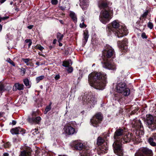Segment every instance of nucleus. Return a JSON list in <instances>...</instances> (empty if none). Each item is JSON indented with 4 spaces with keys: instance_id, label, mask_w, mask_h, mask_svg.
<instances>
[{
    "instance_id": "obj_1",
    "label": "nucleus",
    "mask_w": 156,
    "mask_h": 156,
    "mask_svg": "<svg viewBox=\"0 0 156 156\" xmlns=\"http://www.w3.org/2000/svg\"><path fill=\"white\" fill-rule=\"evenodd\" d=\"M125 128L116 129L114 133V138L115 140L113 144L114 151L119 156H122L123 152L122 147V143L129 142L131 140H135L134 136L131 133H126Z\"/></svg>"
},
{
    "instance_id": "obj_2",
    "label": "nucleus",
    "mask_w": 156,
    "mask_h": 156,
    "mask_svg": "<svg viewBox=\"0 0 156 156\" xmlns=\"http://www.w3.org/2000/svg\"><path fill=\"white\" fill-rule=\"evenodd\" d=\"M88 81L91 86L101 90L104 89L107 83L106 74L101 72H93L90 74Z\"/></svg>"
},
{
    "instance_id": "obj_3",
    "label": "nucleus",
    "mask_w": 156,
    "mask_h": 156,
    "mask_svg": "<svg viewBox=\"0 0 156 156\" xmlns=\"http://www.w3.org/2000/svg\"><path fill=\"white\" fill-rule=\"evenodd\" d=\"M115 55L113 49L108 45H106L105 49L103 52L102 63L103 66L105 68L114 70L115 69L116 66L112 62V58Z\"/></svg>"
},
{
    "instance_id": "obj_4",
    "label": "nucleus",
    "mask_w": 156,
    "mask_h": 156,
    "mask_svg": "<svg viewBox=\"0 0 156 156\" xmlns=\"http://www.w3.org/2000/svg\"><path fill=\"white\" fill-rule=\"evenodd\" d=\"M112 28L108 27L107 30H111L113 31L115 36L118 37H121L127 35L128 30L126 27L124 26L120 25L119 22L117 20H115L111 23Z\"/></svg>"
},
{
    "instance_id": "obj_5",
    "label": "nucleus",
    "mask_w": 156,
    "mask_h": 156,
    "mask_svg": "<svg viewBox=\"0 0 156 156\" xmlns=\"http://www.w3.org/2000/svg\"><path fill=\"white\" fill-rule=\"evenodd\" d=\"M131 124L133 127L136 129V136H134L135 140L140 142L141 140V138L144 133V127L141 121L137 119H134L132 121Z\"/></svg>"
},
{
    "instance_id": "obj_6",
    "label": "nucleus",
    "mask_w": 156,
    "mask_h": 156,
    "mask_svg": "<svg viewBox=\"0 0 156 156\" xmlns=\"http://www.w3.org/2000/svg\"><path fill=\"white\" fill-rule=\"evenodd\" d=\"M113 14V9L111 7H109L108 9H105L101 11L99 19L102 23L106 24L112 18Z\"/></svg>"
},
{
    "instance_id": "obj_7",
    "label": "nucleus",
    "mask_w": 156,
    "mask_h": 156,
    "mask_svg": "<svg viewBox=\"0 0 156 156\" xmlns=\"http://www.w3.org/2000/svg\"><path fill=\"white\" fill-rule=\"evenodd\" d=\"M76 124L75 122H71L66 124L63 128L64 133L66 135H73L76 133L74 125Z\"/></svg>"
},
{
    "instance_id": "obj_8",
    "label": "nucleus",
    "mask_w": 156,
    "mask_h": 156,
    "mask_svg": "<svg viewBox=\"0 0 156 156\" xmlns=\"http://www.w3.org/2000/svg\"><path fill=\"white\" fill-rule=\"evenodd\" d=\"M145 120L148 127L152 130L156 129V119H154L151 115L148 114L146 116Z\"/></svg>"
},
{
    "instance_id": "obj_9",
    "label": "nucleus",
    "mask_w": 156,
    "mask_h": 156,
    "mask_svg": "<svg viewBox=\"0 0 156 156\" xmlns=\"http://www.w3.org/2000/svg\"><path fill=\"white\" fill-rule=\"evenodd\" d=\"M117 92L119 93H123L125 96H128L130 94V90L126 88V84L124 83L121 82L116 86Z\"/></svg>"
},
{
    "instance_id": "obj_10",
    "label": "nucleus",
    "mask_w": 156,
    "mask_h": 156,
    "mask_svg": "<svg viewBox=\"0 0 156 156\" xmlns=\"http://www.w3.org/2000/svg\"><path fill=\"white\" fill-rule=\"evenodd\" d=\"M152 151L147 147L140 148L135 154V156H152Z\"/></svg>"
},
{
    "instance_id": "obj_11",
    "label": "nucleus",
    "mask_w": 156,
    "mask_h": 156,
    "mask_svg": "<svg viewBox=\"0 0 156 156\" xmlns=\"http://www.w3.org/2000/svg\"><path fill=\"white\" fill-rule=\"evenodd\" d=\"M103 117L100 113L96 114L91 119L90 123L93 126L98 127L102 121Z\"/></svg>"
},
{
    "instance_id": "obj_12",
    "label": "nucleus",
    "mask_w": 156,
    "mask_h": 156,
    "mask_svg": "<svg viewBox=\"0 0 156 156\" xmlns=\"http://www.w3.org/2000/svg\"><path fill=\"white\" fill-rule=\"evenodd\" d=\"M82 101L84 105H87L90 107L91 106H93L97 102L96 99L94 97H90L85 95L82 98Z\"/></svg>"
},
{
    "instance_id": "obj_13",
    "label": "nucleus",
    "mask_w": 156,
    "mask_h": 156,
    "mask_svg": "<svg viewBox=\"0 0 156 156\" xmlns=\"http://www.w3.org/2000/svg\"><path fill=\"white\" fill-rule=\"evenodd\" d=\"M38 112L37 111L32 112L31 115L29 116L27 119L28 121L31 123L39 124L41 120L40 116H37Z\"/></svg>"
},
{
    "instance_id": "obj_14",
    "label": "nucleus",
    "mask_w": 156,
    "mask_h": 156,
    "mask_svg": "<svg viewBox=\"0 0 156 156\" xmlns=\"http://www.w3.org/2000/svg\"><path fill=\"white\" fill-rule=\"evenodd\" d=\"M109 4L107 0H99L98 2V6L100 9H108Z\"/></svg>"
},
{
    "instance_id": "obj_15",
    "label": "nucleus",
    "mask_w": 156,
    "mask_h": 156,
    "mask_svg": "<svg viewBox=\"0 0 156 156\" xmlns=\"http://www.w3.org/2000/svg\"><path fill=\"white\" fill-rule=\"evenodd\" d=\"M73 145L75 149L78 150H80L82 149H84L85 148L84 145L80 140H77L74 141L73 143Z\"/></svg>"
},
{
    "instance_id": "obj_16",
    "label": "nucleus",
    "mask_w": 156,
    "mask_h": 156,
    "mask_svg": "<svg viewBox=\"0 0 156 156\" xmlns=\"http://www.w3.org/2000/svg\"><path fill=\"white\" fill-rule=\"evenodd\" d=\"M128 40L125 39L122 41H119L117 42L118 45L121 50H125L124 52L126 51V46L127 44Z\"/></svg>"
},
{
    "instance_id": "obj_17",
    "label": "nucleus",
    "mask_w": 156,
    "mask_h": 156,
    "mask_svg": "<svg viewBox=\"0 0 156 156\" xmlns=\"http://www.w3.org/2000/svg\"><path fill=\"white\" fill-rule=\"evenodd\" d=\"M10 132L12 134H17L20 133L22 134L25 133V130L20 127H17L12 128L10 130Z\"/></svg>"
},
{
    "instance_id": "obj_18",
    "label": "nucleus",
    "mask_w": 156,
    "mask_h": 156,
    "mask_svg": "<svg viewBox=\"0 0 156 156\" xmlns=\"http://www.w3.org/2000/svg\"><path fill=\"white\" fill-rule=\"evenodd\" d=\"M148 142L151 145L153 146H156V133L148 139Z\"/></svg>"
},
{
    "instance_id": "obj_19",
    "label": "nucleus",
    "mask_w": 156,
    "mask_h": 156,
    "mask_svg": "<svg viewBox=\"0 0 156 156\" xmlns=\"http://www.w3.org/2000/svg\"><path fill=\"white\" fill-rule=\"evenodd\" d=\"M19 156H31L30 150L25 149L20 152Z\"/></svg>"
},
{
    "instance_id": "obj_20",
    "label": "nucleus",
    "mask_w": 156,
    "mask_h": 156,
    "mask_svg": "<svg viewBox=\"0 0 156 156\" xmlns=\"http://www.w3.org/2000/svg\"><path fill=\"white\" fill-rule=\"evenodd\" d=\"M89 35L88 31L85 30L83 33V44L85 45L87 42Z\"/></svg>"
},
{
    "instance_id": "obj_21",
    "label": "nucleus",
    "mask_w": 156,
    "mask_h": 156,
    "mask_svg": "<svg viewBox=\"0 0 156 156\" xmlns=\"http://www.w3.org/2000/svg\"><path fill=\"white\" fill-rule=\"evenodd\" d=\"M90 151L88 148H84L82 153L81 156H90Z\"/></svg>"
},
{
    "instance_id": "obj_22",
    "label": "nucleus",
    "mask_w": 156,
    "mask_h": 156,
    "mask_svg": "<svg viewBox=\"0 0 156 156\" xmlns=\"http://www.w3.org/2000/svg\"><path fill=\"white\" fill-rule=\"evenodd\" d=\"M24 85L23 84L17 83L15 84L14 86V88H15V90H22L23 89Z\"/></svg>"
},
{
    "instance_id": "obj_23",
    "label": "nucleus",
    "mask_w": 156,
    "mask_h": 156,
    "mask_svg": "<svg viewBox=\"0 0 156 156\" xmlns=\"http://www.w3.org/2000/svg\"><path fill=\"white\" fill-rule=\"evenodd\" d=\"M100 149L102 153H106L108 150V146L107 144L105 146L101 145L100 147Z\"/></svg>"
},
{
    "instance_id": "obj_24",
    "label": "nucleus",
    "mask_w": 156,
    "mask_h": 156,
    "mask_svg": "<svg viewBox=\"0 0 156 156\" xmlns=\"http://www.w3.org/2000/svg\"><path fill=\"white\" fill-rule=\"evenodd\" d=\"M69 16L73 21L76 23L77 21V18L75 13L73 12H71Z\"/></svg>"
},
{
    "instance_id": "obj_25",
    "label": "nucleus",
    "mask_w": 156,
    "mask_h": 156,
    "mask_svg": "<svg viewBox=\"0 0 156 156\" xmlns=\"http://www.w3.org/2000/svg\"><path fill=\"white\" fill-rule=\"evenodd\" d=\"M97 144L99 145H105V144H107L106 143L104 142V140L101 137H98L97 139Z\"/></svg>"
},
{
    "instance_id": "obj_26",
    "label": "nucleus",
    "mask_w": 156,
    "mask_h": 156,
    "mask_svg": "<svg viewBox=\"0 0 156 156\" xmlns=\"http://www.w3.org/2000/svg\"><path fill=\"white\" fill-rule=\"evenodd\" d=\"M70 63L72 64L70 60L65 61L63 62L62 66L65 67H68L70 66Z\"/></svg>"
},
{
    "instance_id": "obj_27",
    "label": "nucleus",
    "mask_w": 156,
    "mask_h": 156,
    "mask_svg": "<svg viewBox=\"0 0 156 156\" xmlns=\"http://www.w3.org/2000/svg\"><path fill=\"white\" fill-rule=\"evenodd\" d=\"M21 140V138L19 137L18 136H16L12 138V142L15 144L20 142Z\"/></svg>"
},
{
    "instance_id": "obj_28",
    "label": "nucleus",
    "mask_w": 156,
    "mask_h": 156,
    "mask_svg": "<svg viewBox=\"0 0 156 156\" xmlns=\"http://www.w3.org/2000/svg\"><path fill=\"white\" fill-rule=\"evenodd\" d=\"M87 0H83L82 2H80V5L83 9L87 6Z\"/></svg>"
},
{
    "instance_id": "obj_29",
    "label": "nucleus",
    "mask_w": 156,
    "mask_h": 156,
    "mask_svg": "<svg viewBox=\"0 0 156 156\" xmlns=\"http://www.w3.org/2000/svg\"><path fill=\"white\" fill-rule=\"evenodd\" d=\"M63 37V35L59 33H57V37L59 42H60L62 40Z\"/></svg>"
},
{
    "instance_id": "obj_30",
    "label": "nucleus",
    "mask_w": 156,
    "mask_h": 156,
    "mask_svg": "<svg viewBox=\"0 0 156 156\" xmlns=\"http://www.w3.org/2000/svg\"><path fill=\"white\" fill-rule=\"evenodd\" d=\"M23 82L25 86L27 87L28 88L30 87V85L29 84V81L28 79H24L23 80Z\"/></svg>"
},
{
    "instance_id": "obj_31",
    "label": "nucleus",
    "mask_w": 156,
    "mask_h": 156,
    "mask_svg": "<svg viewBox=\"0 0 156 156\" xmlns=\"http://www.w3.org/2000/svg\"><path fill=\"white\" fill-rule=\"evenodd\" d=\"M44 76L43 75L41 76L37 77L36 79L37 83H39L41 80H42L44 79Z\"/></svg>"
},
{
    "instance_id": "obj_32",
    "label": "nucleus",
    "mask_w": 156,
    "mask_h": 156,
    "mask_svg": "<svg viewBox=\"0 0 156 156\" xmlns=\"http://www.w3.org/2000/svg\"><path fill=\"white\" fill-rule=\"evenodd\" d=\"M51 108V104L48 106H47L45 109V110L44 112V114H46L47 112H49Z\"/></svg>"
},
{
    "instance_id": "obj_33",
    "label": "nucleus",
    "mask_w": 156,
    "mask_h": 156,
    "mask_svg": "<svg viewBox=\"0 0 156 156\" xmlns=\"http://www.w3.org/2000/svg\"><path fill=\"white\" fill-rule=\"evenodd\" d=\"M31 133L33 135H35L39 133V132L37 129L35 128L31 130Z\"/></svg>"
},
{
    "instance_id": "obj_34",
    "label": "nucleus",
    "mask_w": 156,
    "mask_h": 156,
    "mask_svg": "<svg viewBox=\"0 0 156 156\" xmlns=\"http://www.w3.org/2000/svg\"><path fill=\"white\" fill-rule=\"evenodd\" d=\"M148 12L147 10L146 11H145L140 16V19H141L142 18H146V16H147L148 14Z\"/></svg>"
},
{
    "instance_id": "obj_35",
    "label": "nucleus",
    "mask_w": 156,
    "mask_h": 156,
    "mask_svg": "<svg viewBox=\"0 0 156 156\" xmlns=\"http://www.w3.org/2000/svg\"><path fill=\"white\" fill-rule=\"evenodd\" d=\"M7 61L13 66H15V65L14 62L9 58L7 59Z\"/></svg>"
},
{
    "instance_id": "obj_36",
    "label": "nucleus",
    "mask_w": 156,
    "mask_h": 156,
    "mask_svg": "<svg viewBox=\"0 0 156 156\" xmlns=\"http://www.w3.org/2000/svg\"><path fill=\"white\" fill-rule=\"evenodd\" d=\"M36 48L41 51L44 49V48L40 44L37 45Z\"/></svg>"
},
{
    "instance_id": "obj_37",
    "label": "nucleus",
    "mask_w": 156,
    "mask_h": 156,
    "mask_svg": "<svg viewBox=\"0 0 156 156\" xmlns=\"http://www.w3.org/2000/svg\"><path fill=\"white\" fill-rule=\"evenodd\" d=\"M147 27L150 29H152L153 27V23L151 22H149L147 24Z\"/></svg>"
},
{
    "instance_id": "obj_38",
    "label": "nucleus",
    "mask_w": 156,
    "mask_h": 156,
    "mask_svg": "<svg viewBox=\"0 0 156 156\" xmlns=\"http://www.w3.org/2000/svg\"><path fill=\"white\" fill-rule=\"evenodd\" d=\"M11 145L9 142H7L4 144V146L5 148L9 147Z\"/></svg>"
},
{
    "instance_id": "obj_39",
    "label": "nucleus",
    "mask_w": 156,
    "mask_h": 156,
    "mask_svg": "<svg viewBox=\"0 0 156 156\" xmlns=\"http://www.w3.org/2000/svg\"><path fill=\"white\" fill-rule=\"evenodd\" d=\"M5 90L4 86L2 84L0 85V91H4Z\"/></svg>"
},
{
    "instance_id": "obj_40",
    "label": "nucleus",
    "mask_w": 156,
    "mask_h": 156,
    "mask_svg": "<svg viewBox=\"0 0 156 156\" xmlns=\"http://www.w3.org/2000/svg\"><path fill=\"white\" fill-rule=\"evenodd\" d=\"M58 2V0H51V3L53 5H56Z\"/></svg>"
},
{
    "instance_id": "obj_41",
    "label": "nucleus",
    "mask_w": 156,
    "mask_h": 156,
    "mask_svg": "<svg viewBox=\"0 0 156 156\" xmlns=\"http://www.w3.org/2000/svg\"><path fill=\"white\" fill-rule=\"evenodd\" d=\"M80 26L81 28H84L86 27V25L84 24V22H82V23H80Z\"/></svg>"
},
{
    "instance_id": "obj_42",
    "label": "nucleus",
    "mask_w": 156,
    "mask_h": 156,
    "mask_svg": "<svg viewBox=\"0 0 156 156\" xmlns=\"http://www.w3.org/2000/svg\"><path fill=\"white\" fill-rule=\"evenodd\" d=\"M67 71L69 73H71L73 71V68L72 67H69L67 69Z\"/></svg>"
},
{
    "instance_id": "obj_43",
    "label": "nucleus",
    "mask_w": 156,
    "mask_h": 156,
    "mask_svg": "<svg viewBox=\"0 0 156 156\" xmlns=\"http://www.w3.org/2000/svg\"><path fill=\"white\" fill-rule=\"evenodd\" d=\"M141 37L143 38L146 39L147 38V37L145 33H143L142 34Z\"/></svg>"
},
{
    "instance_id": "obj_44",
    "label": "nucleus",
    "mask_w": 156,
    "mask_h": 156,
    "mask_svg": "<svg viewBox=\"0 0 156 156\" xmlns=\"http://www.w3.org/2000/svg\"><path fill=\"white\" fill-rule=\"evenodd\" d=\"M22 60L25 63H27L30 60V59L29 58H23Z\"/></svg>"
},
{
    "instance_id": "obj_45",
    "label": "nucleus",
    "mask_w": 156,
    "mask_h": 156,
    "mask_svg": "<svg viewBox=\"0 0 156 156\" xmlns=\"http://www.w3.org/2000/svg\"><path fill=\"white\" fill-rule=\"evenodd\" d=\"M59 78L60 76L58 75H56L55 77V78L56 80H58L59 79Z\"/></svg>"
},
{
    "instance_id": "obj_46",
    "label": "nucleus",
    "mask_w": 156,
    "mask_h": 156,
    "mask_svg": "<svg viewBox=\"0 0 156 156\" xmlns=\"http://www.w3.org/2000/svg\"><path fill=\"white\" fill-rule=\"evenodd\" d=\"M33 25H31L28 26L27 27V28L30 29H31L33 28Z\"/></svg>"
},
{
    "instance_id": "obj_47",
    "label": "nucleus",
    "mask_w": 156,
    "mask_h": 156,
    "mask_svg": "<svg viewBox=\"0 0 156 156\" xmlns=\"http://www.w3.org/2000/svg\"><path fill=\"white\" fill-rule=\"evenodd\" d=\"M25 42L27 43L28 42H30L31 41L30 40V39H26L25 41Z\"/></svg>"
},
{
    "instance_id": "obj_48",
    "label": "nucleus",
    "mask_w": 156,
    "mask_h": 156,
    "mask_svg": "<svg viewBox=\"0 0 156 156\" xmlns=\"http://www.w3.org/2000/svg\"><path fill=\"white\" fill-rule=\"evenodd\" d=\"M9 154L7 153H5L3 154L4 156H9Z\"/></svg>"
},
{
    "instance_id": "obj_49",
    "label": "nucleus",
    "mask_w": 156,
    "mask_h": 156,
    "mask_svg": "<svg viewBox=\"0 0 156 156\" xmlns=\"http://www.w3.org/2000/svg\"><path fill=\"white\" fill-rule=\"evenodd\" d=\"M60 9L62 10H64L66 8H64V7H63L62 6H60Z\"/></svg>"
},
{
    "instance_id": "obj_50",
    "label": "nucleus",
    "mask_w": 156,
    "mask_h": 156,
    "mask_svg": "<svg viewBox=\"0 0 156 156\" xmlns=\"http://www.w3.org/2000/svg\"><path fill=\"white\" fill-rule=\"evenodd\" d=\"M6 0H0V2L1 3L4 2Z\"/></svg>"
},
{
    "instance_id": "obj_51",
    "label": "nucleus",
    "mask_w": 156,
    "mask_h": 156,
    "mask_svg": "<svg viewBox=\"0 0 156 156\" xmlns=\"http://www.w3.org/2000/svg\"><path fill=\"white\" fill-rule=\"evenodd\" d=\"M16 122L15 121H12V124L13 125H15L16 124Z\"/></svg>"
},
{
    "instance_id": "obj_52",
    "label": "nucleus",
    "mask_w": 156,
    "mask_h": 156,
    "mask_svg": "<svg viewBox=\"0 0 156 156\" xmlns=\"http://www.w3.org/2000/svg\"><path fill=\"white\" fill-rule=\"evenodd\" d=\"M81 21H82V22H84V17H82V20H81Z\"/></svg>"
},
{
    "instance_id": "obj_53",
    "label": "nucleus",
    "mask_w": 156,
    "mask_h": 156,
    "mask_svg": "<svg viewBox=\"0 0 156 156\" xmlns=\"http://www.w3.org/2000/svg\"><path fill=\"white\" fill-rule=\"evenodd\" d=\"M36 64L38 66H39L40 65V63L39 62H36Z\"/></svg>"
},
{
    "instance_id": "obj_54",
    "label": "nucleus",
    "mask_w": 156,
    "mask_h": 156,
    "mask_svg": "<svg viewBox=\"0 0 156 156\" xmlns=\"http://www.w3.org/2000/svg\"><path fill=\"white\" fill-rule=\"evenodd\" d=\"M56 39H55L54 40L53 43V44H55L56 43Z\"/></svg>"
},
{
    "instance_id": "obj_55",
    "label": "nucleus",
    "mask_w": 156,
    "mask_h": 156,
    "mask_svg": "<svg viewBox=\"0 0 156 156\" xmlns=\"http://www.w3.org/2000/svg\"><path fill=\"white\" fill-rule=\"evenodd\" d=\"M31 44H32V42L31 41V42H30L29 43V44H28V46H29V47L31 45Z\"/></svg>"
},
{
    "instance_id": "obj_56",
    "label": "nucleus",
    "mask_w": 156,
    "mask_h": 156,
    "mask_svg": "<svg viewBox=\"0 0 156 156\" xmlns=\"http://www.w3.org/2000/svg\"><path fill=\"white\" fill-rule=\"evenodd\" d=\"M62 43H61L60 42H59V46H62Z\"/></svg>"
},
{
    "instance_id": "obj_57",
    "label": "nucleus",
    "mask_w": 156,
    "mask_h": 156,
    "mask_svg": "<svg viewBox=\"0 0 156 156\" xmlns=\"http://www.w3.org/2000/svg\"><path fill=\"white\" fill-rule=\"evenodd\" d=\"M23 69V74H24L25 73V71H26V70L25 69H23V68H22Z\"/></svg>"
},
{
    "instance_id": "obj_58",
    "label": "nucleus",
    "mask_w": 156,
    "mask_h": 156,
    "mask_svg": "<svg viewBox=\"0 0 156 156\" xmlns=\"http://www.w3.org/2000/svg\"><path fill=\"white\" fill-rule=\"evenodd\" d=\"M60 23L62 24H63V21L62 20H59Z\"/></svg>"
},
{
    "instance_id": "obj_59",
    "label": "nucleus",
    "mask_w": 156,
    "mask_h": 156,
    "mask_svg": "<svg viewBox=\"0 0 156 156\" xmlns=\"http://www.w3.org/2000/svg\"><path fill=\"white\" fill-rule=\"evenodd\" d=\"M3 113L2 112H0V116H2Z\"/></svg>"
},
{
    "instance_id": "obj_60",
    "label": "nucleus",
    "mask_w": 156,
    "mask_h": 156,
    "mask_svg": "<svg viewBox=\"0 0 156 156\" xmlns=\"http://www.w3.org/2000/svg\"><path fill=\"white\" fill-rule=\"evenodd\" d=\"M38 54L39 55H41V56H43V55L42 54H41V53H40V52H39L38 53Z\"/></svg>"
},
{
    "instance_id": "obj_61",
    "label": "nucleus",
    "mask_w": 156,
    "mask_h": 156,
    "mask_svg": "<svg viewBox=\"0 0 156 156\" xmlns=\"http://www.w3.org/2000/svg\"><path fill=\"white\" fill-rule=\"evenodd\" d=\"M12 4H13V2H11L10 3V4L11 5H12Z\"/></svg>"
},
{
    "instance_id": "obj_62",
    "label": "nucleus",
    "mask_w": 156,
    "mask_h": 156,
    "mask_svg": "<svg viewBox=\"0 0 156 156\" xmlns=\"http://www.w3.org/2000/svg\"><path fill=\"white\" fill-rule=\"evenodd\" d=\"M26 63V64H27V65H29V63H28V62H27V63Z\"/></svg>"
},
{
    "instance_id": "obj_63",
    "label": "nucleus",
    "mask_w": 156,
    "mask_h": 156,
    "mask_svg": "<svg viewBox=\"0 0 156 156\" xmlns=\"http://www.w3.org/2000/svg\"><path fill=\"white\" fill-rule=\"evenodd\" d=\"M59 0L60 1V0Z\"/></svg>"
},
{
    "instance_id": "obj_64",
    "label": "nucleus",
    "mask_w": 156,
    "mask_h": 156,
    "mask_svg": "<svg viewBox=\"0 0 156 156\" xmlns=\"http://www.w3.org/2000/svg\"><path fill=\"white\" fill-rule=\"evenodd\" d=\"M13 1H15V0H13Z\"/></svg>"
}]
</instances>
